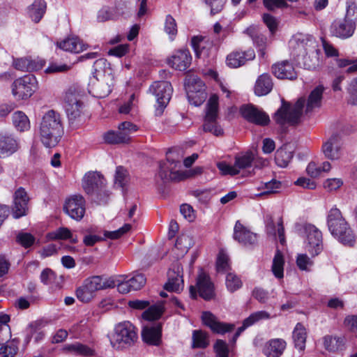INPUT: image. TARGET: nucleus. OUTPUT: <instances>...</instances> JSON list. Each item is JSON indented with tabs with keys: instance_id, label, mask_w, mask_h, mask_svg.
Segmentation results:
<instances>
[{
	"instance_id": "53",
	"label": "nucleus",
	"mask_w": 357,
	"mask_h": 357,
	"mask_svg": "<svg viewBox=\"0 0 357 357\" xmlns=\"http://www.w3.org/2000/svg\"><path fill=\"white\" fill-rule=\"evenodd\" d=\"M47 236L52 240H66L72 237V233L67 227H59L49 233Z\"/></svg>"
},
{
	"instance_id": "64",
	"label": "nucleus",
	"mask_w": 357,
	"mask_h": 357,
	"mask_svg": "<svg viewBox=\"0 0 357 357\" xmlns=\"http://www.w3.org/2000/svg\"><path fill=\"white\" fill-rule=\"evenodd\" d=\"M348 91L349 94V103L357 105V78L351 82Z\"/></svg>"
},
{
	"instance_id": "56",
	"label": "nucleus",
	"mask_w": 357,
	"mask_h": 357,
	"mask_svg": "<svg viewBox=\"0 0 357 357\" xmlns=\"http://www.w3.org/2000/svg\"><path fill=\"white\" fill-rule=\"evenodd\" d=\"M216 268L218 272L226 271L229 268V257L223 251L219 252L216 261Z\"/></svg>"
},
{
	"instance_id": "32",
	"label": "nucleus",
	"mask_w": 357,
	"mask_h": 357,
	"mask_svg": "<svg viewBox=\"0 0 357 357\" xmlns=\"http://www.w3.org/2000/svg\"><path fill=\"white\" fill-rule=\"evenodd\" d=\"M273 86L271 75L268 73L261 75L255 85V93L257 96H265L269 93Z\"/></svg>"
},
{
	"instance_id": "36",
	"label": "nucleus",
	"mask_w": 357,
	"mask_h": 357,
	"mask_svg": "<svg viewBox=\"0 0 357 357\" xmlns=\"http://www.w3.org/2000/svg\"><path fill=\"white\" fill-rule=\"evenodd\" d=\"M165 289L168 291L179 292L183 288L182 277L174 271L168 272V281L164 285Z\"/></svg>"
},
{
	"instance_id": "27",
	"label": "nucleus",
	"mask_w": 357,
	"mask_h": 357,
	"mask_svg": "<svg viewBox=\"0 0 357 357\" xmlns=\"http://www.w3.org/2000/svg\"><path fill=\"white\" fill-rule=\"evenodd\" d=\"M286 347L287 343L283 339H271L265 344L263 353L266 357H280Z\"/></svg>"
},
{
	"instance_id": "4",
	"label": "nucleus",
	"mask_w": 357,
	"mask_h": 357,
	"mask_svg": "<svg viewBox=\"0 0 357 357\" xmlns=\"http://www.w3.org/2000/svg\"><path fill=\"white\" fill-rule=\"evenodd\" d=\"M115 287L113 278H105L95 275L86 278L83 284L76 289V296L82 303L90 302L96 295L98 291Z\"/></svg>"
},
{
	"instance_id": "33",
	"label": "nucleus",
	"mask_w": 357,
	"mask_h": 357,
	"mask_svg": "<svg viewBox=\"0 0 357 357\" xmlns=\"http://www.w3.org/2000/svg\"><path fill=\"white\" fill-rule=\"evenodd\" d=\"M47 5L44 0H35L28 7V15L35 23H38L46 11Z\"/></svg>"
},
{
	"instance_id": "15",
	"label": "nucleus",
	"mask_w": 357,
	"mask_h": 357,
	"mask_svg": "<svg viewBox=\"0 0 357 357\" xmlns=\"http://www.w3.org/2000/svg\"><path fill=\"white\" fill-rule=\"evenodd\" d=\"M85 199L79 195L68 198L63 205V211L72 219L81 220L85 214Z\"/></svg>"
},
{
	"instance_id": "28",
	"label": "nucleus",
	"mask_w": 357,
	"mask_h": 357,
	"mask_svg": "<svg viewBox=\"0 0 357 357\" xmlns=\"http://www.w3.org/2000/svg\"><path fill=\"white\" fill-rule=\"evenodd\" d=\"M62 350L65 354L82 357H91L96 354L93 348L80 342L66 344L63 347Z\"/></svg>"
},
{
	"instance_id": "51",
	"label": "nucleus",
	"mask_w": 357,
	"mask_h": 357,
	"mask_svg": "<svg viewBox=\"0 0 357 357\" xmlns=\"http://www.w3.org/2000/svg\"><path fill=\"white\" fill-rule=\"evenodd\" d=\"M16 242L24 248H29L36 242V238L30 233L20 232L16 236Z\"/></svg>"
},
{
	"instance_id": "61",
	"label": "nucleus",
	"mask_w": 357,
	"mask_h": 357,
	"mask_svg": "<svg viewBox=\"0 0 357 357\" xmlns=\"http://www.w3.org/2000/svg\"><path fill=\"white\" fill-rule=\"evenodd\" d=\"M119 129L121 132L126 134L128 141H130V135L136 132L138 129L137 126L130 121H124L119 124Z\"/></svg>"
},
{
	"instance_id": "12",
	"label": "nucleus",
	"mask_w": 357,
	"mask_h": 357,
	"mask_svg": "<svg viewBox=\"0 0 357 357\" xmlns=\"http://www.w3.org/2000/svg\"><path fill=\"white\" fill-rule=\"evenodd\" d=\"M149 91L155 96L160 107L157 112L161 114L171 99L173 91L171 83L166 81L155 82L150 86Z\"/></svg>"
},
{
	"instance_id": "24",
	"label": "nucleus",
	"mask_w": 357,
	"mask_h": 357,
	"mask_svg": "<svg viewBox=\"0 0 357 357\" xmlns=\"http://www.w3.org/2000/svg\"><path fill=\"white\" fill-rule=\"evenodd\" d=\"M192 56L187 50H181L176 52L168 59V64L175 70H185L191 64Z\"/></svg>"
},
{
	"instance_id": "45",
	"label": "nucleus",
	"mask_w": 357,
	"mask_h": 357,
	"mask_svg": "<svg viewBox=\"0 0 357 357\" xmlns=\"http://www.w3.org/2000/svg\"><path fill=\"white\" fill-rule=\"evenodd\" d=\"M284 259L282 254L278 250L274 256L272 265V271L274 275L278 278H283Z\"/></svg>"
},
{
	"instance_id": "10",
	"label": "nucleus",
	"mask_w": 357,
	"mask_h": 357,
	"mask_svg": "<svg viewBox=\"0 0 357 357\" xmlns=\"http://www.w3.org/2000/svg\"><path fill=\"white\" fill-rule=\"evenodd\" d=\"M298 229L303 228L306 236L305 248L312 256L318 255L323 250V238L321 231L314 225L305 224L296 225Z\"/></svg>"
},
{
	"instance_id": "23",
	"label": "nucleus",
	"mask_w": 357,
	"mask_h": 357,
	"mask_svg": "<svg viewBox=\"0 0 357 357\" xmlns=\"http://www.w3.org/2000/svg\"><path fill=\"white\" fill-rule=\"evenodd\" d=\"M162 326L160 324H149L144 327L142 337L149 345L158 346L161 342Z\"/></svg>"
},
{
	"instance_id": "8",
	"label": "nucleus",
	"mask_w": 357,
	"mask_h": 357,
	"mask_svg": "<svg viewBox=\"0 0 357 357\" xmlns=\"http://www.w3.org/2000/svg\"><path fill=\"white\" fill-rule=\"evenodd\" d=\"M218 98L213 95L208 100L206 116L203 124V129L205 132H211L214 135L219 137L224 133L223 129L218 124Z\"/></svg>"
},
{
	"instance_id": "63",
	"label": "nucleus",
	"mask_w": 357,
	"mask_h": 357,
	"mask_svg": "<svg viewBox=\"0 0 357 357\" xmlns=\"http://www.w3.org/2000/svg\"><path fill=\"white\" fill-rule=\"evenodd\" d=\"M128 0H115V15L116 17L126 15L128 12Z\"/></svg>"
},
{
	"instance_id": "13",
	"label": "nucleus",
	"mask_w": 357,
	"mask_h": 357,
	"mask_svg": "<svg viewBox=\"0 0 357 357\" xmlns=\"http://www.w3.org/2000/svg\"><path fill=\"white\" fill-rule=\"evenodd\" d=\"M289 45L296 56H303L317 48L316 41L312 36L297 34L290 41Z\"/></svg>"
},
{
	"instance_id": "55",
	"label": "nucleus",
	"mask_w": 357,
	"mask_h": 357,
	"mask_svg": "<svg viewBox=\"0 0 357 357\" xmlns=\"http://www.w3.org/2000/svg\"><path fill=\"white\" fill-rule=\"evenodd\" d=\"M217 357H228L229 348L227 342L222 340H217L213 346Z\"/></svg>"
},
{
	"instance_id": "48",
	"label": "nucleus",
	"mask_w": 357,
	"mask_h": 357,
	"mask_svg": "<svg viewBox=\"0 0 357 357\" xmlns=\"http://www.w3.org/2000/svg\"><path fill=\"white\" fill-rule=\"evenodd\" d=\"M186 91H190V87L195 89L197 92H206L205 84L203 81L196 75H190L185 84Z\"/></svg>"
},
{
	"instance_id": "22",
	"label": "nucleus",
	"mask_w": 357,
	"mask_h": 357,
	"mask_svg": "<svg viewBox=\"0 0 357 357\" xmlns=\"http://www.w3.org/2000/svg\"><path fill=\"white\" fill-rule=\"evenodd\" d=\"M271 71L278 79L294 80L298 77L293 64L287 60L274 63L271 67Z\"/></svg>"
},
{
	"instance_id": "3",
	"label": "nucleus",
	"mask_w": 357,
	"mask_h": 357,
	"mask_svg": "<svg viewBox=\"0 0 357 357\" xmlns=\"http://www.w3.org/2000/svg\"><path fill=\"white\" fill-rule=\"evenodd\" d=\"M327 225L331 234L337 238L340 243L349 247L354 245L356 237L354 231L339 209L334 208L330 210L327 217Z\"/></svg>"
},
{
	"instance_id": "19",
	"label": "nucleus",
	"mask_w": 357,
	"mask_h": 357,
	"mask_svg": "<svg viewBox=\"0 0 357 357\" xmlns=\"http://www.w3.org/2000/svg\"><path fill=\"white\" fill-rule=\"evenodd\" d=\"M20 148V141L13 135L7 132H0V158H7Z\"/></svg>"
},
{
	"instance_id": "16",
	"label": "nucleus",
	"mask_w": 357,
	"mask_h": 357,
	"mask_svg": "<svg viewBox=\"0 0 357 357\" xmlns=\"http://www.w3.org/2000/svg\"><path fill=\"white\" fill-rule=\"evenodd\" d=\"M114 86V76L112 73L104 75L102 77H97L91 82L90 91L98 98L107 97L112 91Z\"/></svg>"
},
{
	"instance_id": "49",
	"label": "nucleus",
	"mask_w": 357,
	"mask_h": 357,
	"mask_svg": "<svg viewBox=\"0 0 357 357\" xmlns=\"http://www.w3.org/2000/svg\"><path fill=\"white\" fill-rule=\"evenodd\" d=\"M189 102L195 106L201 105L206 98V92H197L195 89L190 87V91H187Z\"/></svg>"
},
{
	"instance_id": "58",
	"label": "nucleus",
	"mask_w": 357,
	"mask_h": 357,
	"mask_svg": "<svg viewBox=\"0 0 357 357\" xmlns=\"http://www.w3.org/2000/svg\"><path fill=\"white\" fill-rule=\"evenodd\" d=\"M217 166L219 170L224 175L235 176L239 174V170L237 169L235 164L234 165H230L225 162H221L218 163Z\"/></svg>"
},
{
	"instance_id": "2",
	"label": "nucleus",
	"mask_w": 357,
	"mask_h": 357,
	"mask_svg": "<svg viewBox=\"0 0 357 357\" xmlns=\"http://www.w3.org/2000/svg\"><path fill=\"white\" fill-rule=\"evenodd\" d=\"M40 137L46 147L55 146L63 134V126L60 114L49 110L43 117L40 126Z\"/></svg>"
},
{
	"instance_id": "18",
	"label": "nucleus",
	"mask_w": 357,
	"mask_h": 357,
	"mask_svg": "<svg viewBox=\"0 0 357 357\" xmlns=\"http://www.w3.org/2000/svg\"><path fill=\"white\" fill-rule=\"evenodd\" d=\"M203 323L214 333L224 335L232 331L235 325L220 321L218 319L210 312H204L202 315Z\"/></svg>"
},
{
	"instance_id": "38",
	"label": "nucleus",
	"mask_w": 357,
	"mask_h": 357,
	"mask_svg": "<svg viewBox=\"0 0 357 357\" xmlns=\"http://www.w3.org/2000/svg\"><path fill=\"white\" fill-rule=\"evenodd\" d=\"M20 340L13 338L8 342L1 344L0 355L3 357H15L18 352Z\"/></svg>"
},
{
	"instance_id": "7",
	"label": "nucleus",
	"mask_w": 357,
	"mask_h": 357,
	"mask_svg": "<svg viewBox=\"0 0 357 357\" xmlns=\"http://www.w3.org/2000/svg\"><path fill=\"white\" fill-rule=\"evenodd\" d=\"M174 155V153L169 150L167 153V161L160 162L158 176L163 183L183 179V174L178 169L181 167L179 157L175 158Z\"/></svg>"
},
{
	"instance_id": "60",
	"label": "nucleus",
	"mask_w": 357,
	"mask_h": 357,
	"mask_svg": "<svg viewBox=\"0 0 357 357\" xmlns=\"http://www.w3.org/2000/svg\"><path fill=\"white\" fill-rule=\"evenodd\" d=\"M264 23L268 28L271 34H274L277 31L278 23L277 20L273 15L268 13H264L262 17Z\"/></svg>"
},
{
	"instance_id": "29",
	"label": "nucleus",
	"mask_w": 357,
	"mask_h": 357,
	"mask_svg": "<svg viewBox=\"0 0 357 357\" xmlns=\"http://www.w3.org/2000/svg\"><path fill=\"white\" fill-rule=\"evenodd\" d=\"M340 138L338 135H333L322 148L325 156L331 160H336L340 157Z\"/></svg>"
},
{
	"instance_id": "54",
	"label": "nucleus",
	"mask_w": 357,
	"mask_h": 357,
	"mask_svg": "<svg viewBox=\"0 0 357 357\" xmlns=\"http://www.w3.org/2000/svg\"><path fill=\"white\" fill-rule=\"evenodd\" d=\"M131 228V225L130 224H125L122 227L119 228L117 230L113 231H105L104 236L105 238H110V239H118L127 233Z\"/></svg>"
},
{
	"instance_id": "52",
	"label": "nucleus",
	"mask_w": 357,
	"mask_h": 357,
	"mask_svg": "<svg viewBox=\"0 0 357 357\" xmlns=\"http://www.w3.org/2000/svg\"><path fill=\"white\" fill-rule=\"evenodd\" d=\"M128 171L122 166L116 167L114 183L121 188H123L128 182Z\"/></svg>"
},
{
	"instance_id": "6",
	"label": "nucleus",
	"mask_w": 357,
	"mask_h": 357,
	"mask_svg": "<svg viewBox=\"0 0 357 357\" xmlns=\"http://www.w3.org/2000/svg\"><path fill=\"white\" fill-rule=\"evenodd\" d=\"M137 338L135 326L130 321H123L115 326L111 342L113 347L117 349L126 348L133 345Z\"/></svg>"
},
{
	"instance_id": "43",
	"label": "nucleus",
	"mask_w": 357,
	"mask_h": 357,
	"mask_svg": "<svg viewBox=\"0 0 357 357\" xmlns=\"http://www.w3.org/2000/svg\"><path fill=\"white\" fill-rule=\"evenodd\" d=\"M93 68L95 70L94 77L96 78L102 77H104V75L112 73L111 68H109V63L103 58L96 59L93 63Z\"/></svg>"
},
{
	"instance_id": "25",
	"label": "nucleus",
	"mask_w": 357,
	"mask_h": 357,
	"mask_svg": "<svg viewBox=\"0 0 357 357\" xmlns=\"http://www.w3.org/2000/svg\"><path fill=\"white\" fill-rule=\"evenodd\" d=\"M197 286L199 296L205 300H210L214 296V286L210 277L202 271L197 279Z\"/></svg>"
},
{
	"instance_id": "62",
	"label": "nucleus",
	"mask_w": 357,
	"mask_h": 357,
	"mask_svg": "<svg viewBox=\"0 0 357 357\" xmlns=\"http://www.w3.org/2000/svg\"><path fill=\"white\" fill-rule=\"evenodd\" d=\"M227 0H204L205 3L211 7V14L215 15L220 12Z\"/></svg>"
},
{
	"instance_id": "41",
	"label": "nucleus",
	"mask_w": 357,
	"mask_h": 357,
	"mask_svg": "<svg viewBox=\"0 0 357 357\" xmlns=\"http://www.w3.org/2000/svg\"><path fill=\"white\" fill-rule=\"evenodd\" d=\"M209 344L208 335L201 330H195L192 333V348L204 349Z\"/></svg>"
},
{
	"instance_id": "37",
	"label": "nucleus",
	"mask_w": 357,
	"mask_h": 357,
	"mask_svg": "<svg viewBox=\"0 0 357 357\" xmlns=\"http://www.w3.org/2000/svg\"><path fill=\"white\" fill-rule=\"evenodd\" d=\"M293 339L295 347L302 351L305 349L306 341V331L304 326L298 323L293 331Z\"/></svg>"
},
{
	"instance_id": "39",
	"label": "nucleus",
	"mask_w": 357,
	"mask_h": 357,
	"mask_svg": "<svg viewBox=\"0 0 357 357\" xmlns=\"http://www.w3.org/2000/svg\"><path fill=\"white\" fill-rule=\"evenodd\" d=\"M13 124L20 132H24L29 129L30 122L26 115L20 111L15 112L13 114Z\"/></svg>"
},
{
	"instance_id": "57",
	"label": "nucleus",
	"mask_w": 357,
	"mask_h": 357,
	"mask_svg": "<svg viewBox=\"0 0 357 357\" xmlns=\"http://www.w3.org/2000/svg\"><path fill=\"white\" fill-rule=\"evenodd\" d=\"M165 30L166 33L170 36L172 39H173L177 33L176 21L171 15H167L166 17Z\"/></svg>"
},
{
	"instance_id": "50",
	"label": "nucleus",
	"mask_w": 357,
	"mask_h": 357,
	"mask_svg": "<svg viewBox=\"0 0 357 357\" xmlns=\"http://www.w3.org/2000/svg\"><path fill=\"white\" fill-rule=\"evenodd\" d=\"M226 286L230 292H234L242 287V281L233 273H227L226 276Z\"/></svg>"
},
{
	"instance_id": "59",
	"label": "nucleus",
	"mask_w": 357,
	"mask_h": 357,
	"mask_svg": "<svg viewBox=\"0 0 357 357\" xmlns=\"http://www.w3.org/2000/svg\"><path fill=\"white\" fill-rule=\"evenodd\" d=\"M129 281L132 290L137 291L145 285L146 280L143 274L139 273L129 279Z\"/></svg>"
},
{
	"instance_id": "42",
	"label": "nucleus",
	"mask_w": 357,
	"mask_h": 357,
	"mask_svg": "<svg viewBox=\"0 0 357 357\" xmlns=\"http://www.w3.org/2000/svg\"><path fill=\"white\" fill-rule=\"evenodd\" d=\"M319 53L320 50L316 48L308 54L303 56L304 67L308 70L316 69L319 66Z\"/></svg>"
},
{
	"instance_id": "17",
	"label": "nucleus",
	"mask_w": 357,
	"mask_h": 357,
	"mask_svg": "<svg viewBox=\"0 0 357 357\" xmlns=\"http://www.w3.org/2000/svg\"><path fill=\"white\" fill-rule=\"evenodd\" d=\"M240 112L245 119L256 125L265 126L270 122V118L266 112L252 105H243Z\"/></svg>"
},
{
	"instance_id": "44",
	"label": "nucleus",
	"mask_w": 357,
	"mask_h": 357,
	"mask_svg": "<svg viewBox=\"0 0 357 357\" xmlns=\"http://www.w3.org/2000/svg\"><path fill=\"white\" fill-rule=\"evenodd\" d=\"M105 142L108 144H120L128 143V137L126 134L121 132L119 129L118 131H109L104 135Z\"/></svg>"
},
{
	"instance_id": "14",
	"label": "nucleus",
	"mask_w": 357,
	"mask_h": 357,
	"mask_svg": "<svg viewBox=\"0 0 357 357\" xmlns=\"http://www.w3.org/2000/svg\"><path fill=\"white\" fill-rule=\"evenodd\" d=\"M356 30V22L349 18H341L335 20L330 26L331 36L347 39L353 36Z\"/></svg>"
},
{
	"instance_id": "21",
	"label": "nucleus",
	"mask_w": 357,
	"mask_h": 357,
	"mask_svg": "<svg viewBox=\"0 0 357 357\" xmlns=\"http://www.w3.org/2000/svg\"><path fill=\"white\" fill-rule=\"evenodd\" d=\"M29 198L27 192L22 187L19 188L14 194V204L13 206V215L15 218H19L26 215L28 209Z\"/></svg>"
},
{
	"instance_id": "26",
	"label": "nucleus",
	"mask_w": 357,
	"mask_h": 357,
	"mask_svg": "<svg viewBox=\"0 0 357 357\" xmlns=\"http://www.w3.org/2000/svg\"><path fill=\"white\" fill-rule=\"evenodd\" d=\"M234 238L245 245H253L257 240V234L247 229L239 221L236 222Z\"/></svg>"
},
{
	"instance_id": "47",
	"label": "nucleus",
	"mask_w": 357,
	"mask_h": 357,
	"mask_svg": "<svg viewBox=\"0 0 357 357\" xmlns=\"http://www.w3.org/2000/svg\"><path fill=\"white\" fill-rule=\"evenodd\" d=\"M254 159V154L251 152H247L242 155L236 156L234 163L237 169L240 171L241 169H245L250 167Z\"/></svg>"
},
{
	"instance_id": "31",
	"label": "nucleus",
	"mask_w": 357,
	"mask_h": 357,
	"mask_svg": "<svg viewBox=\"0 0 357 357\" xmlns=\"http://www.w3.org/2000/svg\"><path fill=\"white\" fill-rule=\"evenodd\" d=\"M245 33H246L252 40L253 43L259 48V55L264 57L266 54V48L267 46V38L265 35L260 33L255 27H248Z\"/></svg>"
},
{
	"instance_id": "11",
	"label": "nucleus",
	"mask_w": 357,
	"mask_h": 357,
	"mask_svg": "<svg viewBox=\"0 0 357 357\" xmlns=\"http://www.w3.org/2000/svg\"><path fill=\"white\" fill-rule=\"evenodd\" d=\"M105 184L106 181L103 176L97 172L87 173L82 182L83 188L88 195L102 192L104 197H98V199H100L101 202H105V198L109 195L105 189Z\"/></svg>"
},
{
	"instance_id": "46",
	"label": "nucleus",
	"mask_w": 357,
	"mask_h": 357,
	"mask_svg": "<svg viewBox=\"0 0 357 357\" xmlns=\"http://www.w3.org/2000/svg\"><path fill=\"white\" fill-rule=\"evenodd\" d=\"M163 307L162 304L153 305L150 306L142 313V317L148 321H153L158 319L161 317Z\"/></svg>"
},
{
	"instance_id": "1",
	"label": "nucleus",
	"mask_w": 357,
	"mask_h": 357,
	"mask_svg": "<svg viewBox=\"0 0 357 357\" xmlns=\"http://www.w3.org/2000/svg\"><path fill=\"white\" fill-rule=\"evenodd\" d=\"M324 91V87L319 85L310 92L307 100L301 97L294 105L282 99V105L275 113L273 120L280 126L298 125L305 107V113L309 115L315 109L321 106Z\"/></svg>"
},
{
	"instance_id": "20",
	"label": "nucleus",
	"mask_w": 357,
	"mask_h": 357,
	"mask_svg": "<svg viewBox=\"0 0 357 357\" xmlns=\"http://www.w3.org/2000/svg\"><path fill=\"white\" fill-rule=\"evenodd\" d=\"M255 58L254 50L249 49L246 51L236 50L229 53L226 59L227 65L231 68H238L243 66L248 61Z\"/></svg>"
},
{
	"instance_id": "40",
	"label": "nucleus",
	"mask_w": 357,
	"mask_h": 357,
	"mask_svg": "<svg viewBox=\"0 0 357 357\" xmlns=\"http://www.w3.org/2000/svg\"><path fill=\"white\" fill-rule=\"evenodd\" d=\"M344 344V340L343 337L331 335H326L324 337V347L329 351H336L342 349Z\"/></svg>"
},
{
	"instance_id": "34",
	"label": "nucleus",
	"mask_w": 357,
	"mask_h": 357,
	"mask_svg": "<svg viewBox=\"0 0 357 357\" xmlns=\"http://www.w3.org/2000/svg\"><path fill=\"white\" fill-rule=\"evenodd\" d=\"M293 158V151L288 145L278 149L275 153V161L278 166L285 167Z\"/></svg>"
},
{
	"instance_id": "5",
	"label": "nucleus",
	"mask_w": 357,
	"mask_h": 357,
	"mask_svg": "<svg viewBox=\"0 0 357 357\" xmlns=\"http://www.w3.org/2000/svg\"><path fill=\"white\" fill-rule=\"evenodd\" d=\"M64 107L72 127H77L82 122L83 102L79 91L75 88H69L64 96Z\"/></svg>"
},
{
	"instance_id": "9",
	"label": "nucleus",
	"mask_w": 357,
	"mask_h": 357,
	"mask_svg": "<svg viewBox=\"0 0 357 357\" xmlns=\"http://www.w3.org/2000/svg\"><path fill=\"white\" fill-rule=\"evenodd\" d=\"M36 89L37 81L31 74L17 79L12 84V93L17 100H27Z\"/></svg>"
},
{
	"instance_id": "30",
	"label": "nucleus",
	"mask_w": 357,
	"mask_h": 357,
	"mask_svg": "<svg viewBox=\"0 0 357 357\" xmlns=\"http://www.w3.org/2000/svg\"><path fill=\"white\" fill-rule=\"evenodd\" d=\"M56 46L66 52L75 54L82 52L87 47V45L77 37L68 38L61 42H57Z\"/></svg>"
},
{
	"instance_id": "35",
	"label": "nucleus",
	"mask_w": 357,
	"mask_h": 357,
	"mask_svg": "<svg viewBox=\"0 0 357 357\" xmlns=\"http://www.w3.org/2000/svg\"><path fill=\"white\" fill-rule=\"evenodd\" d=\"M270 315L266 311H259L250 314L248 318L244 319L243 325L239 327L236 331V337H238L242 332H243L248 327L253 325L255 323L259 320L268 319Z\"/></svg>"
}]
</instances>
